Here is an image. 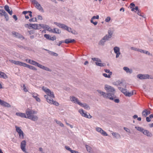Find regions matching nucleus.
Here are the masks:
<instances>
[{"mask_svg": "<svg viewBox=\"0 0 153 153\" xmlns=\"http://www.w3.org/2000/svg\"><path fill=\"white\" fill-rule=\"evenodd\" d=\"M137 11V13L138 15L141 16H142L141 15V13H140V10H139Z\"/></svg>", "mask_w": 153, "mask_h": 153, "instance_id": "63", "label": "nucleus"}, {"mask_svg": "<svg viewBox=\"0 0 153 153\" xmlns=\"http://www.w3.org/2000/svg\"><path fill=\"white\" fill-rule=\"evenodd\" d=\"M135 6V4L133 3H131L130 4V7L131 8V7H134Z\"/></svg>", "mask_w": 153, "mask_h": 153, "instance_id": "58", "label": "nucleus"}, {"mask_svg": "<svg viewBox=\"0 0 153 153\" xmlns=\"http://www.w3.org/2000/svg\"><path fill=\"white\" fill-rule=\"evenodd\" d=\"M16 115L22 118H26V115L25 113L21 112H16Z\"/></svg>", "mask_w": 153, "mask_h": 153, "instance_id": "27", "label": "nucleus"}, {"mask_svg": "<svg viewBox=\"0 0 153 153\" xmlns=\"http://www.w3.org/2000/svg\"><path fill=\"white\" fill-rule=\"evenodd\" d=\"M39 150L42 153H45L43 151V149L41 147H40L39 148Z\"/></svg>", "mask_w": 153, "mask_h": 153, "instance_id": "60", "label": "nucleus"}, {"mask_svg": "<svg viewBox=\"0 0 153 153\" xmlns=\"http://www.w3.org/2000/svg\"><path fill=\"white\" fill-rule=\"evenodd\" d=\"M0 14H1L2 15H3L4 16L6 21H7L8 20L9 17L8 14L4 10H0Z\"/></svg>", "mask_w": 153, "mask_h": 153, "instance_id": "20", "label": "nucleus"}, {"mask_svg": "<svg viewBox=\"0 0 153 153\" xmlns=\"http://www.w3.org/2000/svg\"><path fill=\"white\" fill-rule=\"evenodd\" d=\"M119 89L126 96L131 97L134 94V91L131 92H128L126 89L121 87H119Z\"/></svg>", "mask_w": 153, "mask_h": 153, "instance_id": "6", "label": "nucleus"}, {"mask_svg": "<svg viewBox=\"0 0 153 153\" xmlns=\"http://www.w3.org/2000/svg\"><path fill=\"white\" fill-rule=\"evenodd\" d=\"M65 148L67 150L70 151V152H71V150H72V149L68 146H65Z\"/></svg>", "mask_w": 153, "mask_h": 153, "instance_id": "52", "label": "nucleus"}, {"mask_svg": "<svg viewBox=\"0 0 153 153\" xmlns=\"http://www.w3.org/2000/svg\"><path fill=\"white\" fill-rule=\"evenodd\" d=\"M140 52L143 53H145V54H148L149 55H151V54L149 52H148L147 51H145L141 49H140Z\"/></svg>", "mask_w": 153, "mask_h": 153, "instance_id": "37", "label": "nucleus"}, {"mask_svg": "<svg viewBox=\"0 0 153 153\" xmlns=\"http://www.w3.org/2000/svg\"><path fill=\"white\" fill-rule=\"evenodd\" d=\"M85 147L88 152H92V148L90 146L88 145H86Z\"/></svg>", "mask_w": 153, "mask_h": 153, "instance_id": "38", "label": "nucleus"}, {"mask_svg": "<svg viewBox=\"0 0 153 153\" xmlns=\"http://www.w3.org/2000/svg\"><path fill=\"white\" fill-rule=\"evenodd\" d=\"M91 59L94 61H96L95 64L97 66L100 67H103L105 65V64L102 62L101 59L98 58H92Z\"/></svg>", "mask_w": 153, "mask_h": 153, "instance_id": "7", "label": "nucleus"}, {"mask_svg": "<svg viewBox=\"0 0 153 153\" xmlns=\"http://www.w3.org/2000/svg\"><path fill=\"white\" fill-rule=\"evenodd\" d=\"M131 10L132 11H134L135 12H136V11L134 10H135L136 11H137L139 10L138 9V6H136L135 7V8L134 7H131Z\"/></svg>", "mask_w": 153, "mask_h": 153, "instance_id": "41", "label": "nucleus"}, {"mask_svg": "<svg viewBox=\"0 0 153 153\" xmlns=\"http://www.w3.org/2000/svg\"><path fill=\"white\" fill-rule=\"evenodd\" d=\"M71 33L74 35L77 34H78L76 30H74L72 29L71 32Z\"/></svg>", "mask_w": 153, "mask_h": 153, "instance_id": "49", "label": "nucleus"}, {"mask_svg": "<svg viewBox=\"0 0 153 153\" xmlns=\"http://www.w3.org/2000/svg\"><path fill=\"white\" fill-rule=\"evenodd\" d=\"M51 54H52L53 56H58V54L56 53H54L53 52H51Z\"/></svg>", "mask_w": 153, "mask_h": 153, "instance_id": "54", "label": "nucleus"}, {"mask_svg": "<svg viewBox=\"0 0 153 153\" xmlns=\"http://www.w3.org/2000/svg\"><path fill=\"white\" fill-rule=\"evenodd\" d=\"M38 117L37 116L33 115H32L29 119L33 121H36L38 120Z\"/></svg>", "mask_w": 153, "mask_h": 153, "instance_id": "33", "label": "nucleus"}, {"mask_svg": "<svg viewBox=\"0 0 153 153\" xmlns=\"http://www.w3.org/2000/svg\"><path fill=\"white\" fill-rule=\"evenodd\" d=\"M9 61L12 63H14L16 65L25 67L33 70H37V69L34 67L30 65L25 63L13 60H10Z\"/></svg>", "mask_w": 153, "mask_h": 153, "instance_id": "2", "label": "nucleus"}, {"mask_svg": "<svg viewBox=\"0 0 153 153\" xmlns=\"http://www.w3.org/2000/svg\"><path fill=\"white\" fill-rule=\"evenodd\" d=\"M112 74V72H111L110 73V74H108V75L105 73L103 74L102 75L103 76L105 77H107L109 78L111 77V75Z\"/></svg>", "mask_w": 153, "mask_h": 153, "instance_id": "39", "label": "nucleus"}, {"mask_svg": "<svg viewBox=\"0 0 153 153\" xmlns=\"http://www.w3.org/2000/svg\"><path fill=\"white\" fill-rule=\"evenodd\" d=\"M33 3L35 5L36 7L39 10L42 11H43V8L41 6L40 4L36 1H34V2Z\"/></svg>", "mask_w": 153, "mask_h": 153, "instance_id": "15", "label": "nucleus"}, {"mask_svg": "<svg viewBox=\"0 0 153 153\" xmlns=\"http://www.w3.org/2000/svg\"><path fill=\"white\" fill-rule=\"evenodd\" d=\"M28 63L39 67L40 64L37 62L31 59L28 60Z\"/></svg>", "mask_w": 153, "mask_h": 153, "instance_id": "21", "label": "nucleus"}, {"mask_svg": "<svg viewBox=\"0 0 153 153\" xmlns=\"http://www.w3.org/2000/svg\"><path fill=\"white\" fill-rule=\"evenodd\" d=\"M114 100V102L117 103H118L120 102V100L118 99H115Z\"/></svg>", "mask_w": 153, "mask_h": 153, "instance_id": "62", "label": "nucleus"}, {"mask_svg": "<svg viewBox=\"0 0 153 153\" xmlns=\"http://www.w3.org/2000/svg\"><path fill=\"white\" fill-rule=\"evenodd\" d=\"M42 89L47 94V95L48 96V98L52 99L55 97L53 92L51 91L49 89L44 86L42 87Z\"/></svg>", "mask_w": 153, "mask_h": 153, "instance_id": "3", "label": "nucleus"}, {"mask_svg": "<svg viewBox=\"0 0 153 153\" xmlns=\"http://www.w3.org/2000/svg\"><path fill=\"white\" fill-rule=\"evenodd\" d=\"M99 18V16L98 15L93 16L90 20L91 22L94 25H96L97 24V22L96 21L94 22V19H98Z\"/></svg>", "mask_w": 153, "mask_h": 153, "instance_id": "19", "label": "nucleus"}, {"mask_svg": "<svg viewBox=\"0 0 153 153\" xmlns=\"http://www.w3.org/2000/svg\"><path fill=\"white\" fill-rule=\"evenodd\" d=\"M38 18L39 20H42V17L40 15H39L38 16Z\"/></svg>", "mask_w": 153, "mask_h": 153, "instance_id": "57", "label": "nucleus"}, {"mask_svg": "<svg viewBox=\"0 0 153 153\" xmlns=\"http://www.w3.org/2000/svg\"><path fill=\"white\" fill-rule=\"evenodd\" d=\"M143 133L149 137H151L152 136V134L147 130H144Z\"/></svg>", "mask_w": 153, "mask_h": 153, "instance_id": "26", "label": "nucleus"}, {"mask_svg": "<svg viewBox=\"0 0 153 153\" xmlns=\"http://www.w3.org/2000/svg\"><path fill=\"white\" fill-rule=\"evenodd\" d=\"M108 39L107 35H105L100 41L99 43V45L102 46L104 45H105V42Z\"/></svg>", "mask_w": 153, "mask_h": 153, "instance_id": "11", "label": "nucleus"}, {"mask_svg": "<svg viewBox=\"0 0 153 153\" xmlns=\"http://www.w3.org/2000/svg\"><path fill=\"white\" fill-rule=\"evenodd\" d=\"M0 105L4 107L7 108H10L11 107V105L10 104L3 100H2Z\"/></svg>", "mask_w": 153, "mask_h": 153, "instance_id": "25", "label": "nucleus"}, {"mask_svg": "<svg viewBox=\"0 0 153 153\" xmlns=\"http://www.w3.org/2000/svg\"><path fill=\"white\" fill-rule=\"evenodd\" d=\"M29 21L30 22H37V19H36V17L33 18H31V19H29Z\"/></svg>", "mask_w": 153, "mask_h": 153, "instance_id": "45", "label": "nucleus"}, {"mask_svg": "<svg viewBox=\"0 0 153 153\" xmlns=\"http://www.w3.org/2000/svg\"><path fill=\"white\" fill-rule=\"evenodd\" d=\"M137 77L140 79H146L149 78V76L148 74H139L137 75Z\"/></svg>", "mask_w": 153, "mask_h": 153, "instance_id": "16", "label": "nucleus"}, {"mask_svg": "<svg viewBox=\"0 0 153 153\" xmlns=\"http://www.w3.org/2000/svg\"><path fill=\"white\" fill-rule=\"evenodd\" d=\"M42 28L50 32L52 30V29L47 25L40 24V29Z\"/></svg>", "mask_w": 153, "mask_h": 153, "instance_id": "17", "label": "nucleus"}, {"mask_svg": "<svg viewBox=\"0 0 153 153\" xmlns=\"http://www.w3.org/2000/svg\"><path fill=\"white\" fill-rule=\"evenodd\" d=\"M64 41H59V43L58 44H57V45H58V46H60V45H61L62 43H64Z\"/></svg>", "mask_w": 153, "mask_h": 153, "instance_id": "56", "label": "nucleus"}, {"mask_svg": "<svg viewBox=\"0 0 153 153\" xmlns=\"http://www.w3.org/2000/svg\"><path fill=\"white\" fill-rule=\"evenodd\" d=\"M113 33L111 30H109L108 31V35H107V36H108V39H109L110 38H111V36L112 35Z\"/></svg>", "mask_w": 153, "mask_h": 153, "instance_id": "44", "label": "nucleus"}, {"mask_svg": "<svg viewBox=\"0 0 153 153\" xmlns=\"http://www.w3.org/2000/svg\"><path fill=\"white\" fill-rule=\"evenodd\" d=\"M39 96H36V97H34V98L38 102H40L41 101V100L39 97Z\"/></svg>", "mask_w": 153, "mask_h": 153, "instance_id": "47", "label": "nucleus"}, {"mask_svg": "<svg viewBox=\"0 0 153 153\" xmlns=\"http://www.w3.org/2000/svg\"><path fill=\"white\" fill-rule=\"evenodd\" d=\"M127 74H131L132 73L133 71L132 69H130L127 67H124L123 68Z\"/></svg>", "mask_w": 153, "mask_h": 153, "instance_id": "24", "label": "nucleus"}, {"mask_svg": "<svg viewBox=\"0 0 153 153\" xmlns=\"http://www.w3.org/2000/svg\"><path fill=\"white\" fill-rule=\"evenodd\" d=\"M150 117H146V120L148 122H149L151 121Z\"/></svg>", "mask_w": 153, "mask_h": 153, "instance_id": "59", "label": "nucleus"}, {"mask_svg": "<svg viewBox=\"0 0 153 153\" xmlns=\"http://www.w3.org/2000/svg\"><path fill=\"white\" fill-rule=\"evenodd\" d=\"M150 114V111H148L147 109H146L143 110L142 112V115L144 117H146L148 114Z\"/></svg>", "mask_w": 153, "mask_h": 153, "instance_id": "28", "label": "nucleus"}, {"mask_svg": "<svg viewBox=\"0 0 153 153\" xmlns=\"http://www.w3.org/2000/svg\"><path fill=\"white\" fill-rule=\"evenodd\" d=\"M79 112L83 117L88 118H91V116L89 114H87V113L85 112V111L82 109H79Z\"/></svg>", "mask_w": 153, "mask_h": 153, "instance_id": "10", "label": "nucleus"}, {"mask_svg": "<svg viewBox=\"0 0 153 153\" xmlns=\"http://www.w3.org/2000/svg\"><path fill=\"white\" fill-rule=\"evenodd\" d=\"M54 23L59 27L69 32H71L72 30L71 28L68 27L65 24L57 22H54Z\"/></svg>", "mask_w": 153, "mask_h": 153, "instance_id": "4", "label": "nucleus"}, {"mask_svg": "<svg viewBox=\"0 0 153 153\" xmlns=\"http://www.w3.org/2000/svg\"><path fill=\"white\" fill-rule=\"evenodd\" d=\"M26 145V142L25 140H24L21 143L20 147L22 150L24 152L26 153L25 147Z\"/></svg>", "mask_w": 153, "mask_h": 153, "instance_id": "14", "label": "nucleus"}, {"mask_svg": "<svg viewBox=\"0 0 153 153\" xmlns=\"http://www.w3.org/2000/svg\"><path fill=\"white\" fill-rule=\"evenodd\" d=\"M31 94L32 97H33V98L35 97H36V96H39V95L37 93H32Z\"/></svg>", "mask_w": 153, "mask_h": 153, "instance_id": "51", "label": "nucleus"}, {"mask_svg": "<svg viewBox=\"0 0 153 153\" xmlns=\"http://www.w3.org/2000/svg\"><path fill=\"white\" fill-rule=\"evenodd\" d=\"M15 128L16 131L19 134V138L22 139H23L24 138V134L23 131L19 127L16 126Z\"/></svg>", "mask_w": 153, "mask_h": 153, "instance_id": "9", "label": "nucleus"}, {"mask_svg": "<svg viewBox=\"0 0 153 153\" xmlns=\"http://www.w3.org/2000/svg\"><path fill=\"white\" fill-rule=\"evenodd\" d=\"M70 99L71 101L74 103L77 104L79 105L80 102L79 101L77 98L76 97L71 96H70Z\"/></svg>", "mask_w": 153, "mask_h": 153, "instance_id": "12", "label": "nucleus"}, {"mask_svg": "<svg viewBox=\"0 0 153 153\" xmlns=\"http://www.w3.org/2000/svg\"><path fill=\"white\" fill-rule=\"evenodd\" d=\"M31 28L34 29H40V24H31Z\"/></svg>", "mask_w": 153, "mask_h": 153, "instance_id": "23", "label": "nucleus"}, {"mask_svg": "<svg viewBox=\"0 0 153 153\" xmlns=\"http://www.w3.org/2000/svg\"><path fill=\"white\" fill-rule=\"evenodd\" d=\"M79 105L86 109H89L90 108L89 106L85 103H82L80 102Z\"/></svg>", "mask_w": 153, "mask_h": 153, "instance_id": "31", "label": "nucleus"}, {"mask_svg": "<svg viewBox=\"0 0 153 153\" xmlns=\"http://www.w3.org/2000/svg\"><path fill=\"white\" fill-rule=\"evenodd\" d=\"M56 37L55 36H53V37H51L50 40H52L53 41L55 40L56 39Z\"/></svg>", "mask_w": 153, "mask_h": 153, "instance_id": "55", "label": "nucleus"}, {"mask_svg": "<svg viewBox=\"0 0 153 153\" xmlns=\"http://www.w3.org/2000/svg\"><path fill=\"white\" fill-rule=\"evenodd\" d=\"M4 9L7 11L10 15H11L13 13L12 10H10L9 7L7 5H6L4 7Z\"/></svg>", "mask_w": 153, "mask_h": 153, "instance_id": "29", "label": "nucleus"}, {"mask_svg": "<svg viewBox=\"0 0 153 153\" xmlns=\"http://www.w3.org/2000/svg\"><path fill=\"white\" fill-rule=\"evenodd\" d=\"M96 130L100 133L101 134H102V135L104 136H107L108 134L106 133L101 128L97 127L96 128Z\"/></svg>", "mask_w": 153, "mask_h": 153, "instance_id": "18", "label": "nucleus"}, {"mask_svg": "<svg viewBox=\"0 0 153 153\" xmlns=\"http://www.w3.org/2000/svg\"><path fill=\"white\" fill-rule=\"evenodd\" d=\"M55 121L57 124L63 127L64 126L63 124L60 121H58L56 120H55Z\"/></svg>", "mask_w": 153, "mask_h": 153, "instance_id": "42", "label": "nucleus"}, {"mask_svg": "<svg viewBox=\"0 0 153 153\" xmlns=\"http://www.w3.org/2000/svg\"><path fill=\"white\" fill-rule=\"evenodd\" d=\"M71 153H79V152L78 151L72 150H71Z\"/></svg>", "mask_w": 153, "mask_h": 153, "instance_id": "61", "label": "nucleus"}, {"mask_svg": "<svg viewBox=\"0 0 153 153\" xmlns=\"http://www.w3.org/2000/svg\"><path fill=\"white\" fill-rule=\"evenodd\" d=\"M113 50L114 53L116 54V57L118 58L120 54V48L118 47H115Z\"/></svg>", "mask_w": 153, "mask_h": 153, "instance_id": "13", "label": "nucleus"}, {"mask_svg": "<svg viewBox=\"0 0 153 153\" xmlns=\"http://www.w3.org/2000/svg\"><path fill=\"white\" fill-rule=\"evenodd\" d=\"M124 129L127 132H128L129 133H130V130L129 129H128V128H126V127H124Z\"/></svg>", "mask_w": 153, "mask_h": 153, "instance_id": "53", "label": "nucleus"}, {"mask_svg": "<svg viewBox=\"0 0 153 153\" xmlns=\"http://www.w3.org/2000/svg\"><path fill=\"white\" fill-rule=\"evenodd\" d=\"M135 128L137 130L140 131L142 133L144 130L143 128L140 127L136 126L135 127Z\"/></svg>", "mask_w": 153, "mask_h": 153, "instance_id": "40", "label": "nucleus"}, {"mask_svg": "<svg viewBox=\"0 0 153 153\" xmlns=\"http://www.w3.org/2000/svg\"><path fill=\"white\" fill-rule=\"evenodd\" d=\"M31 24H25V27L29 29H31Z\"/></svg>", "mask_w": 153, "mask_h": 153, "instance_id": "46", "label": "nucleus"}, {"mask_svg": "<svg viewBox=\"0 0 153 153\" xmlns=\"http://www.w3.org/2000/svg\"><path fill=\"white\" fill-rule=\"evenodd\" d=\"M112 135L116 138H120V136L119 134L116 132H113L112 133Z\"/></svg>", "mask_w": 153, "mask_h": 153, "instance_id": "36", "label": "nucleus"}, {"mask_svg": "<svg viewBox=\"0 0 153 153\" xmlns=\"http://www.w3.org/2000/svg\"><path fill=\"white\" fill-rule=\"evenodd\" d=\"M111 20V18L110 17L108 16L106 17L105 20V21L106 22H109Z\"/></svg>", "mask_w": 153, "mask_h": 153, "instance_id": "50", "label": "nucleus"}, {"mask_svg": "<svg viewBox=\"0 0 153 153\" xmlns=\"http://www.w3.org/2000/svg\"><path fill=\"white\" fill-rule=\"evenodd\" d=\"M44 36L47 39L50 40L51 38V36L47 34H45L44 35Z\"/></svg>", "mask_w": 153, "mask_h": 153, "instance_id": "43", "label": "nucleus"}, {"mask_svg": "<svg viewBox=\"0 0 153 153\" xmlns=\"http://www.w3.org/2000/svg\"><path fill=\"white\" fill-rule=\"evenodd\" d=\"M12 34L14 36L16 37L21 39H24V37L19 33L13 31L12 32Z\"/></svg>", "mask_w": 153, "mask_h": 153, "instance_id": "22", "label": "nucleus"}, {"mask_svg": "<svg viewBox=\"0 0 153 153\" xmlns=\"http://www.w3.org/2000/svg\"><path fill=\"white\" fill-rule=\"evenodd\" d=\"M50 32L53 33L59 34L61 33V31L58 28H54L53 29H52V30Z\"/></svg>", "mask_w": 153, "mask_h": 153, "instance_id": "30", "label": "nucleus"}, {"mask_svg": "<svg viewBox=\"0 0 153 153\" xmlns=\"http://www.w3.org/2000/svg\"><path fill=\"white\" fill-rule=\"evenodd\" d=\"M26 118L29 119L32 115L34 114H36L37 113V112L34 110L28 109L26 111Z\"/></svg>", "mask_w": 153, "mask_h": 153, "instance_id": "5", "label": "nucleus"}, {"mask_svg": "<svg viewBox=\"0 0 153 153\" xmlns=\"http://www.w3.org/2000/svg\"><path fill=\"white\" fill-rule=\"evenodd\" d=\"M40 68L42 69L43 70H45L48 71H51V69L48 68L45 66H43L41 65L40 64L39 67Z\"/></svg>", "mask_w": 153, "mask_h": 153, "instance_id": "32", "label": "nucleus"}, {"mask_svg": "<svg viewBox=\"0 0 153 153\" xmlns=\"http://www.w3.org/2000/svg\"><path fill=\"white\" fill-rule=\"evenodd\" d=\"M104 88L108 93H106L100 90H97V91L104 98L114 100V99L116 97L114 95L115 92V89L113 87L108 85H105Z\"/></svg>", "mask_w": 153, "mask_h": 153, "instance_id": "1", "label": "nucleus"}, {"mask_svg": "<svg viewBox=\"0 0 153 153\" xmlns=\"http://www.w3.org/2000/svg\"><path fill=\"white\" fill-rule=\"evenodd\" d=\"M131 50H134L135 51H138L139 52H140V49L137 48H136L134 47H131Z\"/></svg>", "mask_w": 153, "mask_h": 153, "instance_id": "48", "label": "nucleus"}, {"mask_svg": "<svg viewBox=\"0 0 153 153\" xmlns=\"http://www.w3.org/2000/svg\"><path fill=\"white\" fill-rule=\"evenodd\" d=\"M13 18L15 19L16 21L17 20V18L16 15H13Z\"/></svg>", "mask_w": 153, "mask_h": 153, "instance_id": "64", "label": "nucleus"}, {"mask_svg": "<svg viewBox=\"0 0 153 153\" xmlns=\"http://www.w3.org/2000/svg\"><path fill=\"white\" fill-rule=\"evenodd\" d=\"M75 42V40L74 39H66L65 41L64 42L66 44H68L69 43L73 42Z\"/></svg>", "mask_w": 153, "mask_h": 153, "instance_id": "34", "label": "nucleus"}, {"mask_svg": "<svg viewBox=\"0 0 153 153\" xmlns=\"http://www.w3.org/2000/svg\"><path fill=\"white\" fill-rule=\"evenodd\" d=\"M0 77L6 79L7 78V76L4 73L0 71Z\"/></svg>", "mask_w": 153, "mask_h": 153, "instance_id": "35", "label": "nucleus"}, {"mask_svg": "<svg viewBox=\"0 0 153 153\" xmlns=\"http://www.w3.org/2000/svg\"><path fill=\"white\" fill-rule=\"evenodd\" d=\"M44 97L46 99L47 102L50 104H53L56 106L59 105V103L57 102L54 101L52 99H51L48 98V96L45 95H44Z\"/></svg>", "mask_w": 153, "mask_h": 153, "instance_id": "8", "label": "nucleus"}]
</instances>
